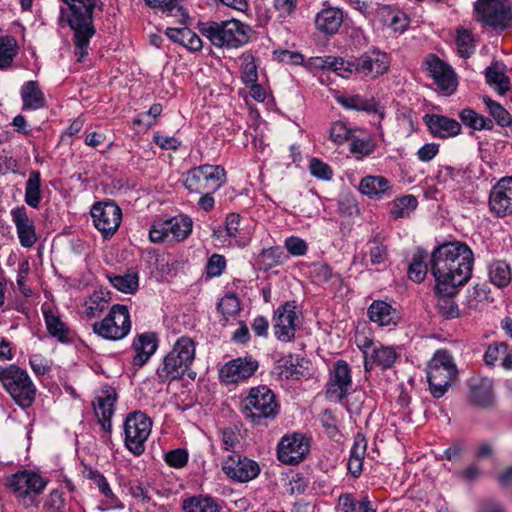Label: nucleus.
Instances as JSON below:
<instances>
[{
  "label": "nucleus",
  "mask_w": 512,
  "mask_h": 512,
  "mask_svg": "<svg viewBox=\"0 0 512 512\" xmlns=\"http://www.w3.org/2000/svg\"><path fill=\"white\" fill-rule=\"evenodd\" d=\"M474 255L470 247L459 241L444 243L431 254L430 270L437 291L446 294L465 284L471 277Z\"/></svg>",
  "instance_id": "nucleus-1"
},
{
  "label": "nucleus",
  "mask_w": 512,
  "mask_h": 512,
  "mask_svg": "<svg viewBox=\"0 0 512 512\" xmlns=\"http://www.w3.org/2000/svg\"><path fill=\"white\" fill-rule=\"evenodd\" d=\"M69 5L71 14L68 24L74 32L75 55L82 62L88 55L90 39L95 34L93 10L97 0H63Z\"/></svg>",
  "instance_id": "nucleus-2"
},
{
  "label": "nucleus",
  "mask_w": 512,
  "mask_h": 512,
  "mask_svg": "<svg viewBox=\"0 0 512 512\" xmlns=\"http://www.w3.org/2000/svg\"><path fill=\"white\" fill-rule=\"evenodd\" d=\"M196 356V343L188 336L179 337L156 369L160 383L181 379L192 366Z\"/></svg>",
  "instance_id": "nucleus-3"
},
{
  "label": "nucleus",
  "mask_w": 512,
  "mask_h": 512,
  "mask_svg": "<svg viewBox=\"0 0 512 512\" xmlns=\"http://www.w3.org/2000/svg\"><path fill=\"white\" fill-rule=\"evenodd\" d=\"M199 31L215 47L238 48L248 42L250 28L236 19H231L201 23Z\"/></svg>",
  "instance_id": "nucleus-4"
},
{
  "label": "nucleus",
  "mask_w": 512,
  "mask_h": 512,
  "mask_svg": "<svg viewBox=\"0 0 512 512\" xmlns=\"http://www.w3.org/2000/svg\"><path fill=\"white\" fill-rule=\"evenodd\" d=\"M241 412L245 419L254 425H267L279 412L275 395L267 386H257L250 389L241 402Z\"/></svg>",
  "instance_id": "nucleus-5"
},
{
  "label": "nucleus",
  "mask_w": 512,
  "mask_h": 512,
  "mask_svg": "<svg viewBox=\"0 0 512 512\" xmlns=\"http://www.w3.org/2000/svg\"><path fill=\"white\" fill-rule=\"evenodd\" d=\"M0 382L22 408L29 407L34 402L36 387L26 370L15 364L0 366Z\"/></svg>",
  "instance_id": "nucleus-6"
},
{
  "label": "nucleus",
  "mask_w": 512,
  "mask_h": 512,
  "mask_svg": "<svg viewBox=\"0 0 512 512\" xmlns=\"http://www.w3.org/2000/svg\"><path fill=\"white\" fill-rule=\"evenodd\" d=\"M427 380L430 392L441 398L457 377L453 357L445 350H438L427 365Z\"/></svg>",
  "instance_id": "nucleus-7"
},
{
  "label": "nucleus",
  "mask_w": 512,
  "mask_h": 512,
  "mask_svg": "<svg viewBox=\"0 0 512 512\" xmlns=\"http://www.w3.org/2000/svg\"><path fill=\"white\" fill-rule=\"evenodd\" d=\"M226 182V171L221 165L203 164L189 169L183 175L184 187L190 193L216 192Z\"/></svg>",
  "instance_id": "nucleus-8"
},
{
  "label": "nucleus",
  "mask_w": 512,
  "mask_h": 512,
  "mask_svg": "<svg viewBox=\"0 0 512 512\" xmlns=\"http://www.w3.org/2000/svg\"><path fill=\"white\" fill-rule=\"evenodd\" d=\"M477 20L494 30L503 31L512 27V5L510 0H477Z\"/></svg>",
  "instance_id": "nucleus-9"
},
{
  "label": "nucleus",
  "mask_w": 512,
  "mask_h": 512,
  "mask_svg": "<svg viewBox=\"0 0 512 512\" xmlns=\"http://www.w3.org/2000/svg\"><path fill=\"white\" fill-rule=\"evenodd\" d=\"M130 313L125 305L115 304L106 317L92 326L93 332L106 340L117 341L125 338L131 330Z\"/></svg>",
  "instance_id": "nucleus-10"
},
{
  "label": "nucleus",
  "mask_w": 512,
  "mask_h": 512,
  "mask_svg": "<svg viewBox=\"0 0 512 512\" xmlns=\"http://www.w3.org/2000/svg\"><path fill=\"white\" fill-rule=\"evenodd\" d=\"M125 447L135 456L145 451V443L151 433L152 420L144 413H129L123 424Z\"/></svg>",
  "instance_id": "nucleus-11"
},
{
  "label": "nucleus",
  "mask_w": 512,
  "mask_h": 512,
  "mask_svg": "<svg viewBox=\"0 0 512 512\" xmlns=\"http://www.w3.org/2000/svg\"><path fill=\"white\" fill-rule=\"evenodd\" d=\"M46 485L47 481L41 475L28 470L17 472L6 480V486L25 506L31 505Z\"/></svg>",
  "instance_id": "nucleus-12"
},
{
  "label": "nucleus",
  "mask_w": 512,
  "mask_h": 512,
  "mask_svg": "<svg viewBox=\"0 0 512 512\" xmlns=\"http://www.w3.org/2000/svg\"><path fill=\"white\" fill-rule=\"evenodd\" d=\"M193 221L189 216L177 215L162 222L154 223L149 230V238L159 243L171 237L175 241L185 240L192 232Z\"/></svg>",
  "instance_id": "nucleus-13"
},
{
  "label": "nucleus",
  "mask_w": 512,
  "mask_h": 512,
  "mask_svg": "<svg viewBox=\"0 0 512 512\" xmlns=\"http://www.w3.org/2000/svg\"><path fill=\"white\" fill-rule=\"evenodd\" d=\"M353 392L351 370L344 360L334 363L326 384L325 396L329 401L341 402Z\"/></svg>",
  "instance_id": "nucleus-14"
},
{
  "label": "nucleus",
  "mask_w": 512,
  "mask_h": 512,
  "mask_svg": "<svg viewBox=\"0 0 512 512\" xmlns=\"http://www.w3.org/2000/svg\"><path fill=\"white\" fill-rule=\"evenodd\" d=\"M91 217L95 228L104 238H109L121 224L122 211L114 202H97L91 208Z\"/></svg>",
  "instance_id": "nucleus-15"
},
{
  "label": "nucleus",
  "mask_w": 512,
  "mask_h": 512,
  "mask_svg": "<svg viewBox=\"0 0 512 512\" xmlns=\"http://www.w3.org/2000/svg\"><path fill=\"white\" fill-rule=\"evenodd\" d=\"M297 312L294 302H285L274 312L273 330L276 338L282 342H290L295 337L297 328Z\"/></svg>",
  "instance_id": "nucleus-16"
},
{
  "label": "nucleus",
  "mask_w": 512,
  "mask_h": 512,
  "mask_svg": "<svg viewBox=\"0 0 512 512\" xmlns=\"http://www.w3.org/2000/svg\"><path fill=\"white\" fill-rule=\"evenodd\" d=\"M309 452L308 439L299 433L282 437L277 447L279 461L287 465H295L304 460Z\"/></svg>",
  "instance_id": "nucleus-17"
},
{
  "label": "nucleus",
  "mask_w": 512,
  "mask_h": 512,
  "mask_svg": "<svg viewBox=\"0 0 512 512\" xmlns=\"http://www.w3.org/2000/svg\"><path fill=\"white\" fill-rule=\"evenodd\" d=\"M222 469L229 478L239 482L253 480L260 473V467L256 461L239 454L228 456L223 462Z\"/></svg>",
  "instance_id": "nucleus-18"
},
{
  "label": "nucleus",
  "mask_w": 512,
  "mask_h": 512,
  "mask_svg": "<svg viewBox=\"0 0 512 512\" xmlns=\"http://www.w3.org/2000/svg\"><path fill=\"white\" fill-rule=\"evenodd\" d=\"M489 207L498 217L512 215V176L502 177L492 187L489 195Z\"/></svg>",
  "instance_id": "nucleus-19"
},
{
  "label": "nucleus",
  "mask_w": 512,
  "mask_h": 512,
  "mask_svg": "<svg viewBox=\"0 0 512 512\" xmlns=\"http://www.w3.org/2000/svg\"><path fill=\"white\" fill-rule=\"evenodd\" d=\"M389 61L386 53L371 50L354 58L355 74L374 79L387 72Z\"/></svg>",
  "instance_id": "nucleus-20"
},
{
  "label": "nucleus",
  "mask_w": 512,
  "mask_h": 512,
  "mask_svg": "<svg viewBox=\"0 0 512 512\" xmlns=\"http://www.w3.org/2000/svg\"><path fill=\"white\" fill-rule=\"evenodd\" d=\"M258 369V362L251 357L236 358L224 364L219 377L226 384L237 383L251 377Z\"/></svg>",
  "instance_id": "nucleus-21"
},
{
  "label": "nucleus",
  "mask_w": 512,
  "mask_h": 512,
  "mask_svg": "<svg viewBox=\"0 0 512 512\" xmlns=\"http://www.w3.org/2000/svg\"><path fill=\"white\" fill-rule=\"evenodd\" d=\"M423 122L427 126L429 133L438 139L453 138L461 134V123L456 119L441 114H426L423 116Z\"/></svg>",
  "instance_id": "nucleus-22"
},
{
  "label": "nucleus",
  "mask_w": 512,
  "mask_h": 512,
  "mask_svg": "<svg viewBox=\"0 0 512 512\" xmlns=\"http://www.w3.org/2000/svg\"><path fill=\"white\" fill-rule=\"evenodd\" d=\"M427 70L435 80L439 89L451 94L456 89V79L453 70L437 56L430 54L426 58Z\"/></svg>",
  "instance_id": "nucleus-23"
},
{
  "label": "nucleus",
  "mask_w": 512,
  "mask_h": 512,
  "mask_svg": "<svg viewBox=\"0 0 512 512\" xmlns=\"http://www.w3.org/2000/svg\"><path fill=\"white\" fill-rule=\"evenodd\" d=\"M12 221L16 227L17 236L22 247L30 248L37 242L36 227L24 206L11 210Z\"/></svg>",
  "instance_id": "nucleus-24"
},
{
  "label": "nucleus",
  "mask_w": 512,
  "mask_h": 512,
  "mask_svg": "<svg viewBox=\"0 0 512 512\" xmlns=\"http://www.w3.org/2000/svg\"><path fill=\"white\" fill-rule=\"evenodd\" d=\"M363 348L365 358L364 368L366 371H370L374 364L380 366L382 369H388L394 364L397 357L393 348L384 346L372 347L370 341H365Z\"/></svg>",
  "instance_id": "nucleus-25"
},
{
  "label": "nucleus",
  "mask_w": 512,
  "mask_h": 512,
  "mask_svg": "<svg viewBox=\"0 0 512 512\" xmlns=\"http://www.w3.org/2000/svg\"><path fill=\"white\" fill-rule=\"evenodd\" d=\"M135 355L132 365L135 367L144 366L155 354L158 348V338L154 332H145L135 336L132 343Z\"/></svg>",
  "instance_id": "nucleus-26"
},
{
  "label": "nucleus",
  "mask_w": 512,
  "mask_h": 512,
  "mask_svg": "<svg viewBox=\"0 0 512 512\" xmlns=\"http://www.w3.org/2000/svg\"><path fill=\"white\" fill-rule=\"evenodd\" d=\"M343 11L337 7L323 4L316 13L314 24L318 31L326 35H334L343 23Z\"/></svg>",
  "instance_id": "nucleus-27"
},
{
  "label": "nucleus",
  "mask_w": 512,
  "mask_h": 512,
  "mask_svg": "<svg viewBox=\"0 0 512 512\" xmlns=\"http://www.w3.org/2000/svg\"><path fill=\"white\" fill-rule=\"evenodd\" d=\"M485 78L487 84L501 96L511 90L510 77L505 73V65L499 61H493L485 69Z\"/></svg>",
  "instance_id": "nucleus-28"
},
{
  "label": "nucleus",
  "mask_w": 512,
  "mask_h": 512,
  "mask_svg": "<svg viewBox=\"0 0 512 512\" xmlns=\"http://www.w3.org/2000/svg\"><path fill=\"white\" fill-rule=\"evenodd\" d=\"M22 110H39L46 106V99L39 83L34 80L25 82L20 90Z\"/></svg>",
  "instance_id": "nucleus-29"
},
{
  "label": "nucleus",
  "mask_w": 512,
  "mask_h": 512,
  "mask_svg": "<svg viewBox=\"0 0 512 512\" xmlns=\"http://www.w3.org/2000/svg\"><path fill=\"white\" fill-rule=\"evenodd\" d=\"M367 314L370 321L379 326L396 325L399 318L396 309L382 300L373 301L368 307Z\"/></svg>",
  "instance_id": "nucleus-30"
},
{
  "label": "nucleus",
  "mask_w": 512,
  "mask_h": 512,
  "mask_svg": "<svg viewBox=\"0 0 512 512\" xmlns=\"http://www.w3.org/2000/svg\"><path fill=\"white\" fill-rule=\"evenodd\" d=\"M391 190L390 181L383 176H365L359 184V191L369 198L381 199L390 196Z\"/></svg>",
  "instance_id": "nucleus-31"
},
{
  "label": "nucleus",
  "mask_w": 512,
  "mask_h": 512,
  "mask_svg": "<svg viewBox=\"0 0 512 512\" xmlns=\"http://www.w3.org/2000/svg\"><path fill=\"white\" fill-rule=\"evenodd\" d=\"M337 101L346 109L375 113L381 119L384 117L383 107L374 98L366 99L360 95H341L337 98Z\"/></svg>",
  "instance_id": "nucleus-32"
},
{
  "label": "nucleus",
  "mask_w": 512,
  "mask_h": 512,
  "mask_svg": "<svg viewBox=\"0 0 512 512\" xmlns=\"http://www.w3.org/2000/svg\"><path fill=\"white\" fill-rule=\"evenodd\" d=\"M367 450V441L363 434L357 433L350 450V456L347 464L349 473L354 478H359L362 473L363 460Z\"/></svg>",
  "instance_id": "nucleus-33"
},
{
  "label": "nucleus",
  "mask_w": 512,
  "mask_h": 512,
  "mask_svg": "<svg viewBox=\"0 0 512 512\" xmlns=\"http://www.w3.org/2000/svg\"><path fill=\"white\" fill-rule=\"evenodd\" d=\"M165 34L171 41L190 51H199L202 48L201 38L190 28H167Z\"/></svg>",
  "instance_id": "nucleus-34"
},
{
  "label": "nucleus",
  "mask_w": 512,
  "mask_h": 512,
  "mask_svg": "<svg viewBox=\"0 0 512 512\" xmlns=\"http://www.w3.org/2000/svg\"><path fill=\"white\" fill-rule=\"evenodd\" d=\"M116 399V390L113 387L105 386L93 402L96 416L102 418L112 417Z\"/></svg>",
  "instance_id": "nucleus-35"
},
{
  "label": "nucleus",
  "mask_w": 512,
  "mask_h": 512,
  "mask_svg": "<svg viewBox=\"0 0 512 512\" xmlns=\"http://www.w3.org/2000/svg\"><path fill=\"white\" fill-rule=\"evenodd\" d=\"M44 320L50 336L62 343L70 341V330L52 310H43Z\"/></svg>",
  "instance_id": "nucleus-36"
},
{
  "label": "nucleus",
  "mask_w": 512,
  "mask_h": 512,
  "mask_svg": "<svg viewBox=\"0 0 512 512\" xmlns=\"http://www.w3.org/2000/svg\"><path fill=\"white\" fill-rule=\"evenodd\" d=\"M41 200V174L38 170H31L25 184L24 201L31 208L37 209Z\"/></svg>",
  "instance_id": "nucleus-37"
},
{
  "label": "nucleus",
  "mask_w": 512,
  "mask_h": 512,
  "mask_svg": "<svg viewBox=\"0 0 512 512\" xmlns=\"http://www.w3.org/2000/svg\"><path fill=\"white\" fill-rule=\"evenodd\" d=\"M109 302V292L94 291L84 303L87 318L99 317L108 308Z\"/></svg>",
  "instance_id": "nucleus-38"
},
{
  "label": "nucleus",
  "mask_w": 512,
  "mask_h": 512,
  "mask_svg": "<svg viewBox=\"0 0 512 512\" xmlns=\"http://www.w3.org/2000/svg\"><path fill=\"white\" fill-rule=\"evenodd\" d=\"M461 122L466 126L476 131L492 130L494 123L491 119L478 114L472 108H464L459 112Z\"/></svg>",
  "instance_id": "nucleus-39"
},
{
  "label": "nucleus",
  "mask_w": 512,
  "mask_h": 512,
  "mask_svg": "<svg viewBox=\"0 0 512 512\" xmlns=\"http://www.w3.org/2000/svg\"><path fill=\"white\" fill-rule=\"evenodd\" d=\"M298 361L292 354L280 358L275 364L272 373L283 379H299L302 373L298 370Z\"/></svg>",
  "instance_id": "nucleus-40"
},
{
  "label": "nucleus",
  "mask_w": 512,
  "mask_h": 512,
  "mask_svg": "<svg viewBox=\"0 0 512 512\" xmlns=\"http://www.w3.org/2000/svg\"><path fill=\"white\" fill-rule=\"evenodd\" d=\"M490 281L497 287H505L511 281V269L503 260H494L488 265Z\"/></svg>",
  "instance_id": "nucleus-41"
},
{
  "label": "nucleus",
  "mask_w": 512,
  "mask_h": 512,
  "mask_svg": "<svg viewBox=\"0 0 512 512\" xmlns=\"http://www.w3.org/2000/svg\"><path fill=\"white\" fill-rule=\"evenodd\" d=\"M321 67L335 72L342 78H348L352 74H355L354 58L345 60L341 57L327 56L322 59Z\"/></svg>",
  "instance_id": "nucleus-42"
},
{
  "label": "nucleus",
  "mask_w": 512,
  "mask_h": 512,
  "mask_svg": "<svg viewBox=\"0 0 512 512\" xmlns=\"http://www.w3.org/2000/svg\"><path fill=\"white\" fill-rule=\"evenodd\" d=\"M427 252L419 249L412 258L411 263L408 267V277L415 283H421L424 281L427 271L428 265L426 263Z\"/></svg>",
  "instance_id": "nucleus-43"
},
{
  "label": "nucleus",
  "mask_w": 512,
  "mask_h": 512,
  "mask_svg": "<svg viewBox=\"0 0 512 512\" xmlns=\"http://www.w3.org/2000/svg\"><path fill=\"white\" fill-rule=\"evenodd\" d=\"M418 201L413 195H405L390 203V214L394 219L408 217L417 207Z\"/></svg>",
  "instance_id": "nucleus-44"
},
{
  "label": "nucleus",
  "mask_w": 512,
  "mask_h": 512,
  "mask_svg": "<svg viewBox=\"0 0 512 512\" xmlns=\"http://www.w3.org/2000/svg\"><path fill=\"white\" fill-rule=\"evenodd\" d=\"M108 279L114 288L126 294L136 292L139 286L138 274L131 271L123 275L108 276Z\"/></svg>",
  "instance_id": "nucleus-45"
},
{
  "label": "nucleus",
  "mask_w": 512,
  "mask_h": 512,
  "mask_svg": "<svg viewBox=\"0 0 512 512\" xmlns=\"http://www.w3.org/2000/svg\"><path fill=\"white\" fill-rule=\"evenodd\" d=\"M184 512H219V506L211 497L194 496L183 502Z\"/></svg>",
  "instance_id": "nucleus-46"
},
{
  "label": "nucleus",
  "mask_w": 512,
  "mask_h": 512,
  "mask_svg": "<svg viewBox=\"0 0 512 512\" xmlns=\"http://www.w3.org/2000/svg\"><path fill=\"white\" fill-rule=\"evenodd\" d=\"M18 53V47L13 37H0V69L4 70L12 65L15 56Z\"/></svg>",
  "instance_id": "nucleus-47"
},
{
  "label": "nucleus",
  "mask_w": 512,
  "mask_h": 512,
  "mask_svg": "<svg viewBox=\"0 0 512 512\" xmlns=\"http://www.w3.org/2000/svg\"><path fill=\"white\" fill-rule=\"evenodd\" d=\"M456 47L462 58H469L475 51L473 34L470 30L459 27L456 30Z\"/></svg>",
  "instance_id": "nucleus-48"
},
{
  "label": "nucleus",
  "mask_w": 512,
  "mask_h": 512,
  "mask_svg": "<svg viewBox=\"0 0 512 512\" xmlns=\"http://www.w3.org/2000/svg\"><path fill=\"white\" fill-rule=\"evenodd\" d=\"M490 115L495 119L497 124L501 127H508L512 124V117L510 113L498 102L492 100L488 96L483 97Z\"/></svg>",
  "instance_id": "nucleus-49"
},
{
  "label": "nucleus",
  "mask_w": 512,
  "mask_h": 512,
  "mask_svg": "<svg viewBox=\"0 0 512 512\" xmlns=\"http://www.w3.org/2000/svg\"><path fill=\"white\" fill-rule=\"evenodd\" d=\"M455 292L456 289L451 294H446L442 291H438L440 296L438 298L437 307L439 313L446 319H454L460 316L459 307L452 298Z\"/></svg>",
  "instance_id": "nucleus-50"
},
{
  "label": "nucleus",
  "mask_w": 512,
  "mask_h": 512,
  "mask_svg": "<svg viewBox=\"0 0 512 512\" xmlns=\"http://www.w3.org/2000/svg\"><path fill=\"white\" fill-rule=\"evenodd\" d=\"M218 311L228 321L230 317L240 312V300L235 294H226L217 304Z\"/></svg>",
  "instance_id": "nucleus-51"
},
{
  "label": "nucleus",
  "mask_w": 512,
  "mask_h": 512,
  "mask_svg": "<svg viewBox=\"0 0 512 512\" xmlns=\"http://www.w3.org/2000/svg\"><path fill=\"white\" fill-rule=\"evenodd\" d=\"M242 80L248 86L249 83L257 82V65L255 58L250 53H244L241 56Z\"/></svg>",
  "instance_id": "nucleus-52"
},
{
  "label": "nucleus",
  "mask_w": 512,
  "mask_h": 512,
  "mask_svg": "<svg viewBox=\"0 0 512 512\" xmlns=\"http://www.w3.org/2000/svg\"><path fill=\"white\" fill-rule=\"evenodd\" d=\"M371 247L369 250L370 262L372 265L384 264L388 259L387 246L382 243L379 236H375L370 241Z\"/></svg>",
  "instance_id": "nucleus-53"
},
{
  "label": "nucleus",
  "mask_w": 512,
  "mask_h": 512,
  "mask_svg": "<svg viewBox=\"0 0 512 512\" xmlns=\"http://www.w3.org/2000/svg\"><path fill=\"white\" fill-rule=\"evenodd\" d=\"M352 137V131L346 126L345 123L337 121L332 123L329 132V138L336 145H341Z\"/></svg>",
  "instance_id": "nucleus-54"
},
{
  "label": "nucleus",
  "mask_w": 512,
  "mask_h": 512,
  "mask_svg": "<svg viewBox=\"0 0 512 512\" xmlns=\"http://www.w3.org/2000/svg\"><path fill=\"white\" fill-rule=\"evenodd\" d=\"M508 346L504 342H495L488 346L484 354V362L486 365L494 366L499 360L502 361Z\"/></svg>",
  "instance_id": "nucleus-55"
},
{
  "label": "nucleus",
  "mask_w": 512,
  "mask_h": 512,
  "mask_svg": "<svg viewBox=\"0 0 512 512\" xmlns=\"http://www.w3.org/2000/svg\"><path fill=\"white\" fill-rule=\"evenodd\" d=\"M226 268V259L223 255L212 254L206 264V274L209 278L220 276Z\"/></svg>",
  "instance_id": "nucleus-56"
},
{
  "label": "nucleus",
  "mask_w": 512,
  "mask_h": 512,
  "mask_svg": "<svg viewBox=\"0 0 512 512\" xmlns=\"http://www.w3.org/2000/svg\"><path fill=\"white\" fill-rule=\"evenodd\" d=\"M310 173L321 180H330L333 172L330 166L318 158H312L309 163Z\"/></svg>",
  "instance_id": "nucleus-57"
},
{
  "label": "nucleus",
  "mask_w": 512,
  "mask_h": 512,
  "mask_svg": "<svg viewBox=\"0 0 512 512\" xmlns=\"http://www.w3.org/2000/svg\"><path fill=\"white\" fill-rule=\"evenodd\" d=\"M350 152L359 155V158L372 153L374 145L370 139H359L351 137Z\"/></svg>",
  "instance_id": "nucleus-58"
},
{
  "label": "nucleus",
  "mask_w": 512,
  "mask_h": 512,
  "mask_svg": "<svg viewBox=\"0 0 512 512\" xmlns=\"http://www.w3.org/2000/svg\"><path fill=\"white\" fill-rule=\"evenodd\" d=\"M166 463L174 468H182L187 464L188 452L185 449H174L165 454Z\"/></svg>",
  "instance_id": "nucleus-59"
},
{
  "label": "nucleus",
  "mask_w": 512,
  "mask_h": 512,
  "mask_svg": "<svg viewBox=\"0 0 512 512\" xmlns=\"http://www.w3.org/2000/svg\"><path fill=\"white\" fill-rule=\"evenodd\" d=\"M311 274L318 283H326L333 276L332 268L323 262L312 264Z\"/></svg>",
  "instance_id": "nucleus-60"
},
{
  "label": "nucleus",
  "mask_w": 512,
  "mask_h": 512,
  "mask_svg": "<svg viewBox=\"0 0 512 512\" xmlns=\"http://www.w3.org/2000/svg\"><path fill=\"white\" fill-rule=\"evenodd\" d=\"M461 169L446 165L441 166L437 172L436 178L439 184H450L457 181V178L461 175Z\"/></svg>",
  "instance_id": "nucleus-61"
},
{
  "label": "nucleus",
  "mask_w": 512,
  "mask_h": 512,
  "mask_svg": "<svg viewBox=\"0 0 512 512\" xmlns=\"http://www.w3.org/2000/svg\"><path fill=\"white\" fill-rule=\"evenodd\" d=\"M285 248L292 256H303L307 252V243L295 236H291L285 240Z\"/></svg>",
  "instance_id": "nucleus-62"
},
{
  "label": "nucleus",
  "mask_w": 512,
  "mask_h": 512,
  "mask_svg": "<svg viewBox=\"0 0 512 512\" xmlns=\"http://www.w3.org/2000/svg\"><path fill=\"white\" fill-rule=\"evenodd\" d=\"M29 364L32 369V371L37 376H43L47 374L50 371V364L47 359H45L40 354H34L29 359Z\"/></svg>",
  "instance_id": "nucleus-63"
},
{
  "label": "nucleus",
  "mask_w": 512,
  "mask_h": 512,
  "mask_svg": "<svg viewBox=\"0 0 512 512\" xmlns=\"http://www.w3.org/2000/svg\"><path fill=\"white\" fill-rule=\"evenodd\" d=\"M475 512H507V510L501 502L493 498H484L478 502Z\"/></svg>",
  "instance_id": "nucleus-64"
}]
</instances>
